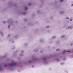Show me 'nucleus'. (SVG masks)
I'll use <instances>...</instances> for the list:
<instances>
[{"label": "nucleus", "instance_id": "nucleus-15", "mask_svg": "<svg viewBox=\"0 0 73 73\" xmlns=\"http://www.w3.org/2000/svg\"><path fill=\"white\" fill-rule=\"evenodd\" d=\"M5 66H7V65H5Z\"/></svg>", "mask_w": 73, "mask_h": 73}, {"label": "nucleus", "instance_id": "nucleus-3", "mask_svg": "<svg viewBox=\"0 0 73 73\" xmlns=\"http://www.w3.org/2000/svg\"><path fill=\"white\" fill-rule=\"evenodd\" d=\"M66 50H64L63 51V52L64 53V52H66Z\"/></svg>", "mask_w": 73, "mask_h": 73}, {"label": "nucleus", "instance_id": "nucleus-20", "mask_svg": "<svg viewBox=\"0 0 73 73\" xmlns=\"http://www.w3.org/2000/svg\"><path fill=\"white\" fill-rule=\"evenodd\" d=\"M13 61H12L13 62Z\"/></svg>", "mask_w": 73, "mask_h": 73}, {"label": "nucleus", "instance_id": "nucleus-12", "mask_svg": "<svg viewBox=\"0 0 73 73\" xmlns=\"http://www.w3.org/2000/svg\"><path fill=\"white\" fill-rule=\"evenodd\" d=\"M3 23H5V21H3Z\"/></svg>", "mask_w": 73, "mask_h": 73}, {"label": "nucleus", "instance_id": "nucleus-4", "mask_svg": "<svg viewBox=\"0 0 73 73\" xmlns=\"http://www.w3.org/2000/svg\"><path fill=\"white\" fill-rule=\"evenodd\" d=\"M60 1L61 2H62V1H63V0H60Z\"/></svg>", "mask_w": 73, "mask_h": 73}, {"label": "nucleus", "instance_id": "nucleus-1", "mask_svg": "<svg viewBox=\"0 0 73 73\" xmlns=\"http://www.w3.org/2000/svg\"><path fill=\"white\" fill-rule=\"evenodd\" d=\"M16 65V63H11V64H10V65L11 66H12L13 65Z\"/></svg>", "mask_w": 73, "mask_h": 73}, {"label": "nucleus", "instance_id": "nucleus-2", "mask_svg": "<svg viewBox=\"0 0 73 73\" xmlns=\"http://www.w3.org/2000/svg\"><path fill=\"white\" fill-rule=\"evenodd\" d=\"M25 10H27V9H28V8H27V7H25Z\"/></svg>", "mask_w": 73, "mask_h": 73}, {"label": "nucleus", "instance_id": "nucleus-7", "mask_svg": "<svg viewBox=\"0 0 73 73\" xmlns=\"http://www.w3.org/2000/svg\"><path fill=\"white\" fill-rule=\"evenodd\" d=\"M67 52H70V51L69 50H68V51H67Z\"/></svg>", "mask_w": 73, "mask_h": 73}, {"label": "nucleus", "instance_id": "nucleus-18", "mask_svg": "<svg viewBox=\"0 0 73 73\" xmlns=\"http://www.w3.org/2000/svg\"><path fill=\"white\" fill-rule=\"evenodd\" d=\"M54 37H55V36H54Z\"/></svg>", "mask_w": 73, "mask_h": 73}, {"label": "nucleus", "instance_id": "nucleus-11", "mask_svg": "<svg viewBox=\"0 0 73 73\" xmlns=\"http://www.w3.org/2000/svg\"><path fill=\"white\" fill-rule=\"evenodd\" d=\"M69 19V18H68V17L66 18V19Z\"/></svg>", "mask_w": 73, "mask_h": 73}, {"label": "nucleus", "instance_id": "nucleus-8", "mask_svg": "<svg viewBox=\"0 0 73 73\" xmlns=\"http://www.w3.org/2000/svg\"><path fill=\"white\" fill-rule=\"evenodd\" d=\"M31 3H30L29 4V5H31Z\"/></svg>", "mask_w": 73, "mask_h": 73}, {"label": "nucleus", "instance_id": "nucleus-9", "mask_svg": "<svg viewBox=\"0 0 73 73\" xmlns=\"http://www.w3.org/2000/svg\"><path fill=\"white\" fill-rule=\"evenodd\" d=\"M59 50V49H57L56 50L57 51H58V50Z\"/></svg>", "mask_w": 73, "mask_h": 73}, {"label": "nucleus", "instance_id": "nucleus-6", "mask_svg": "<svg viewBox=\"0 0 73 73\" xmlns=\"http://www.w3.org/2000/svg\"><path fill=\"white\" fill-rule=\"evenodd\" d=\"M9 27H10V25H9L8 27V28H9Z\"/></svg>", "mask_w": 73, "mask_h": 73}, {"label": "nucleus", "instance_id": "nucleus-17", "mask_svg": "<svg viewBox=\"0 0 73 73\" xmlns=\"http://www.w3.org/2000/svg\"><path fill=\"white\" fill-rule=\"evenodd\" d=\"M72 6H73V4H72Z\"/></svg>", "mask_w": 73, "mask_h": 73}, {"label": "nucleus", "instance_id": "nucleus-14", "mask_svg": "<svg viewBox=\"0 0 73 73\" xmlns=\"http://www.w3.org/2000/svg\"><path fill=\"white\" fill-rule=\"evenodd\" d=\"M64 36H61V37H64Z\"/></svg>", "mask_w": 73, "mask_h": 73}, {"label": "nucleus", "instance_id": "nucleus-19", "mask_svg": "<svg viewBox=\"0 0 73 73\" xmlns=\"http://www.w3.org/2000/svg\"><path fill=\"white\" fill-rule=\"evenodd\" d=\"M8 36H9V35Z\"/></svg>", "mask_w": 73, "mask_h": 73}, {"label": "nucleus", "instance_id": "nucleus-13", "mask_svg": "<svg viewBox=\"0 0 73 73\" xmlns=\"http://www.w3.org/2000/svg\"><path fill=\"white\" fill-rule=\"evenodd\" d=\"M23 14L24 15V14H25V13H23Z\"/></svg>", "mask_w": 73, "mask_h": 73}, {"label": "nucleus", "instance_id": "nucleus-16", "mask_svg": "<svg viewBox=\"0 0 73 73\" xmlns=\"http://www.w3.org/2000/svg\"><path fill=\"white\" fill-rule=\"evenodd\" d=\"M71 45H73V44H71Z\"/></svg>", "mask_w": 73, "mask_h": 73}, {"label": "nucleus", "instance_id": "nucleus-10", "mask_svg": "<svg viewBox=\"0 0 73 73\" xmlns=\"http://www.w3.org/2000/svg\"><path fill=\"white\" fill-rule=\"evenodd\" d=\"M70 21H72V18L70 19Z\"/></svg>", "mask_w": 73, "mask_h": 73}, {"label": "nucleus", "instance_id": "nucleus-5", "mask_svg": "<svg viewBox=\"0 0 73 73\" xmlns=\"http://www.w3.org/2000/svg\"><path fill=\"white\" fill-rule=\"evenodd\" d=\"M49 26L46 27V28H49Z\"/></svg>", "mask_w": 73, "mask_h": 73}]
</instances>
